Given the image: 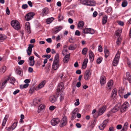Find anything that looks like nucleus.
<instances>
[{"label": "nucleus", "instance_id": "10", "mask_svg": "<svg viewBox=\"0 0 131 131\" xmlns=\"http://www.w3.org/2000/svg\"><path fill=\"white\" fill-rule=\"evenodd\" d=\"M34 47V46L32 44H30L29 45L28 49L27 50L28 55L29 56L30 55L32 51V48Z\"/></svg>", "mask_w": 131, "mask_h": 131}, {"label": "nucleus", "instance_id": "38", "mask_svg": "<svg viewBox=\"0 0 131 131\" xmlns=\"http://www.w3.org/2000/svg\"><path fill=\"white\" fill-rule=\"evenodd\" d=\"M88 51V49L86 48H84L82 50V53L83 55H85Z\"/></svg>", "mask_w": 131, "mask_h": 131}, {"label": "nucleus", "instance_id": "26", "mask_svg": "<svg viewBox=\"0 0 131 131\" xmlns=\"http://www.w3.org/2000/svg\"><path fill=\"white\" fill-rule=\"evenodd\" d=\"M77 47V45L76 44H71L69 46L68 49L70 50H73L75 49Z\"/></svg>", "mask_w": 131, "mask_h": 131}, {"label": "nucleus", "instance_id": "51", "mask_svg": "<svg viewBox=\"0 0 131 131\" xmlns=\"http://www.w3.org/2000/svg\"><path fill=\"white\" fill-rule=\"evenodd\" d=\"M35 64V61L34 60L30 61L29 65L31 66H33Z\"/></svg>", "mask_w": 131, "mask_h": 131}, {"label": "nucleus", "instance_id": "59", "mask_svg": "<svg viewBox=\"0 0 131 131\" xmlns=\"http://www.w3.org/2000/svg\"><path fill=\"white\" fill-rule=\"evenodd\" d=\"M79 100L77 99L76 100V102L75 103V105L76 106H78L79 104Z\"/></svg>", "mask_w": 131, "mask_h": 131}, {"label": "nucleus", "instance_id": "32", "mask_svg": "<svg viewBox=\"0 0 131 131\" xmlns=\"http://www.w3.org/2000/svg\"><path fill=\"white\" fill-rule=\"evenodd\" d=\"M104 51L105 53V57L106 58H107L109 56L110 54L109 51L107 49L105 48L104 49Z\"/></svg>", "mask_w": 131, "mask_h": 131}, {"label": "nucleus", "instance_id": "63", "mask_svg": "<svg viewBox=\"0 0 131 131\" xmlns=\"http://www.w3.org/2000/svg\"><path fill=\"white\" fill-rule=\"evenodd\" d=\"M24 60H20L19 62H18V64L19 65H22L24 63Z\"/></svg>", "mask_w": 131, "mask_h": 131}, {"label": "nucleus", "instance_id": "5", "mask_svg": "<svg viewBox=\"0 0 131 131\" xmlns=\"http://www.w3.org/2000/svg\"><path fill=\"white\" fill-rule=\"evenodd\" d=\"M83 32L84 34L90 33L93 34L94 33V30L90 28H86L83 29Z\"/></svg>", "mask_w": 131, "mask_h": 131}, {"label": "nucleus", "instance_id": "29", "mask_svg": "<svg viewBox=\"0 0 131 131\" xmlns=\"http://www.w3.org/2000/svg\"><path fill=\"white\" fill-rule=\"evenodd\" d=\"M59 55L57 53L55 56L53 62L59 63Z\"/></svg>", "mask_w": 131, "mask_h": 131}, {"label": "nucleus", "instance_id": "19", "mask_svg": "<svg viewBox=\"0 0 131 131\" xmlns=\"http://www.w3.org/2000/svg\"><path fill=\"white\" fill-rule=\"evenodd\" d=\"M100 82L101 85L104 84L106 83L105 78L104 76H102L100 80Z\"/></svg>", "mask_w": 131, "mask_h": 131}, {"label": "nucleus", "instance_id": "3", "mask_svg": "<svg viewBox=\"0 0 131 131\" xmlns=\"http://www.w3.org/2000/svg\"><path fill=\"white\" fill-rule=\"evenodd\" d=\"M128 107V102H125L122 106L120 105V109L121 112L126 111L127 108Z\"/></svg>", "mask_w": 131, "mask_h": 131}, {"label": "nucleus", "instance_id": "21", "mask_svg": "<svg viewBox=\"0 0 131 131\" xmlns=\"http://www.w3.org/2000/svg\"><path fill=\"white\" fill-rule=\"evenodd\" d=\"M126 78H125V80H127L129 83H131V77L129 72H127L126 73Z\"/></svg>", "mask_w": 131, "mask_h": 131}, {"label": "nucleus", "instance_id": "27", "mask_svg": "<svg viewBox=\"0 0 131 131\" xmlns=\"http://www.w3.org/2000/svg\"><path fill=\"white\" fill-rule=\"evenodd\" d=\"M84 24V22L82 21L81 20L79 22L78 24V27L80 29L82 28Z\"/></svg>", "mask_w": 131, "mask_h": 131}, {"label": "nucleus", "instance_id": "24", "mask_svg": "<svg viewBox=\"0 0 131 131\" xmlns=\"http://www.w3.org/2000/svg\"><path fill=\"white\" fill-rule=\"evenodd\" d=\"M128 123L127 122L125 123L121 130V131H127L128 127Z\"/></svg>", "mask_w": 131, "mask_h": 131}, {"label": "nucleus", "instance_id": "52", "mask_svg": "<svg viewBox=\"0 0 131 131\" xmlns=\"http://www.w3.org/2000/svg\"><path fill=\"white\" fill-rule=\"evenodd\" d=\"M40 100L39 99H35L34 100V103H35L37 104H38V102H40Z\"/></svg>", "mask_w": 131, "mask_h": 131}, {"label": "nucleus", "instance_id": "22", "mask_svg": "<svg viewBox=\"0 0 131 131\" xmlns=\"http://www.w3.org/2000/svg\"><path fill=\"white\" fill-rule=\"evenodd\" d=\"M57 100V98L54 96H51L49 98V100L52 103L55 102Z\"/></svg>", "mask_w": 131, "mask_h": 131}, {"label": "nucleus", "instance_id": "58", "mask_svg": "<svg viewBox=\"0 0 131 131\" xmlns=\"http://www.w3.org/2000/svg\"><path fill=\"white\" fill-rule=\"evenodd\" d=\"M69 40L70 42V43H72L74 42L75 39L72 38H70L69 39Z\"/></svg>", "mask_w": 131, "mask_h": 131}, {"label": "nucleus", "instance_id": "57", "mask_svg": "<svg viewBox=\"0 0 131 131\" xmlns=\"http://www.w3.org/2000/svg\"><path fill=\"white\" fill-rule=\"evenodd\" d=\"M98 51L100 52H102V46L101 45H99L98 48Z\"/></svg>", "mask_w": 131, "mask_h": 131}, {"label": "nucleus", "instance_id": "44", "mask_svg": "<svg viewBox=\"0 0 131 131\" xmlns=\"http://www.w3.org/2000/svg\"><path fill=\"white\" fill-rule=\"evenodd\" d=\"M17 123L16 122H14L13 124L11 126V128L12 130H13L17 126Z\"/></svg>", "mask_w": 131, "mask_h": 131}, {"label": "nucleus", "instance_id": "36", "mask_svg": "<svg viewBox=\"0 0 131 131\" xmlns=\"http://www.w3.org/2000/svg\"><path fill=\"white\" fill-rule=\"evenodd\" d=\"M8 78H9V79L10 80V82L12 84H14L15 81V79L12 77H11L10 78H9V77H8Z\"/></svg>", "mask_w": 131, "mask_h": 131}, {"label": "nucleus", "instance_id": "17", "mask_svg": "<svg viewBox=\"0 0 131 131\" xmlns=\"http://www.w3.org/2000/svg\"><path fill=\"white\" fill-rule=\"evenodd\" d=\"M60 66L59 63L53 62L52 65V68L54 70L57 69Z\"/></svg>", "mask_w": 131, "mask_h": 131}, {"label": "nucleus", "instance_id": "28", "mask_svg": "<svg viewBox=\"0 0 131 131\" xmlns=\"http://www.w3.org/2000/svg\"><path fill=\"white\" fill-rule=\"evenodd\" d=\"M107 16L105 15L104 16L102 19V24H105L107 22Z\"/></svg>", "mask_w": 131, "mask_h": 131}, {"label": "nucleus", "instance_id": "31", "mask_svg": "<svg viewBox=\"0 0 131 131\" xmlns=\"http://www.w3.org/2000/svg\"><path fill=\"white\" fill-rule=\"evenodd\" d=\"M8 116L7 115H6L5 117L4 118V119L3 122V123H2V125L3 126H4L6 124V123L7 121V120L8 118Z\"/></svg>", "mask_w": 131, "mask_h": 131}, {"label": "nucleus", "instance_id": "1", "mask_svg": "<svg viewBox=\"0 0 131 131\" xmlns=\"http://www.w3.org/2000/svg\"><path fill=\"white\" fill-rule=\"evenodd\" d=\"M80 2L83 4L89 6H94L95 2L93 0H80Z\"/></svg>", "mask_w": 131, "mask_h": 131}, {"label": "nucleus", "instance_id": "45", "mask_svg": "<svg viewBox=\"0 0 131 131\" xmlns=\"http://www.w3.org/2000/svg\"><path fill=\"white\" fill-rule=\"evenodd\" d=\"M58 20L59 21H60L63 19V17L61 15L59 14L58 17Z\"/></svg>", "mask_w": 131, "mask_h": 131}, {"label": "nucleus", "instance_id": "62", "mask_svg": "<svg viewBox=\"0 0 131 131\" xmlns=\"http://www.w3.org/2000/svg\"><path fill=\"white\" fill-rule=\"evenodd\" d=\"M50 55L49 54L48 55H45L42 56V57L43 58L46 57L48 58H49L50 57Z\"/></svg>", "mask_w": 131, "mask_h": 131}, {"label": "nucleus", "instance_id": "13", "mask_svg": "<svg viewBox=\"0 0 131 131\" xmlns=\"http://www.w3.org/2000/svg\"><path fill=\"white\" fill-rule=\"evenodd\" d=\"M120 103L118 104L117 105H116L113 108L112 110V112L113 113H115L117 112L118 110L120 109Z\"/></svg>", "mask_w": 131, "mask_h": 131}, {"label": "nucleus", "instance_id": "8", "mask_svg": "<svg viewBox=\"0 0 131 131\" xmlns=\"http://www.w3.org/2000/svg\"><path fill=\"white\" fill-rule=\"evenodd\" d=\"M60 122V120L58 118H54L51 121V125L54 126L58 124Z\"/></svg>", "mask_w": 131, "mask_h": 131}, {"label": "nucleus", "instance_id": "53", "mask_svg": "<svg viewBox=\"0 0 131 131\" xmlns=\"http://www.w3.org/2000/svg\"><path fill=\"white\" fill-rule=\"evenodd\" d=\"M75 35L79 36L80 35V33L78 30H76L75 32Z\"/></svg>", "mask_w": 131, "mask_h": 131}, {"label": "nucleus", "instance_id": "16", "mask_svg": "<svg viewBox=\"0 0 131 131\" xmlns=\"http://www.w3.org/2000/svg\"><path fill=\"white\" fill-rule=\"evenodd\" d=\"M89 56L90 60L91 62H93L94 60V54L91 51H89Z\"/></svg>", "mask_w": 131, "mask_h": 131}, {"label": "nucleus", "instance_id": "39", "mask_svg": "<svg viewBox=\"0 0 131 131\" xmlns=\"http://www.w3.org/2000/svg\"><path fill=\"white\" fill-rule=\"evenodd\" d=\"M122 31L120 30H117L115 32V34L117 36H120L121 34V33Z\"/></svg>", "mask_w": 131, "mask_h": 131}, {"label": "nucleus", "instance_id": "2", "mask_svg": "<svg viewBox=\"0 0 131 131\" xmlns=\"http://www.w3.org/2000/svg\"><path fill=\"white\" fill-rule=\"evenodd\" d=\"M11 24L13 28L16 30H18L20 28L19 23L17 20L12 21L11 22Z\"/></svg>", "mask_w": 131, "mask_h": 131}, {"label": "nucleus", "instance_id": "34", "mask_svg": "<svg viewBox=\"0 0 131 131\" xmlns=\"http://www.w3.org/2000/svg\"><path fill=\"white\" fill-rule=\"evenodd\" d=\"M6 38V36L4 35L1 34L0 35V42L2 41H3Z\"/></svg>", "mask_w": 131, "mask_h": 131}, {"label": "nucleus", "instance_id": "11", "mask_svg": "<svg viewBox=\"0 0 131 131\" xmlns=\"http://www.w3.org/2000/svg\"><path fill=\"white\" fill-rule=\"evenodd\" d=\"M106 109V106H103L101 107L100 108L98 112V115H102L105 111Z\"/></svg>", "mask_w": 131, "mask_h": 131}, {"label": "nucleus", "instance_id": "47", "mask_svg": "<svg viewBox=\"0 0 131 131\" xmlns=\"http://www.w3.org/2000/svg\"><path fill=\"white\" fill-rule=\"evenodd\" d=\"M96 110L95 109H94L92 111V114H93V116L95 118H97L98 117V115L97 116H95V113L96 112Z\"/></svg>", "mask_w": 131, "mask_h": 131}, {"label": "nucleus", "instance_id": "23", "mask_svg": "<svg viewBox=\"0 0 131 131\" xmlns=\"http://www.w3.org/2000/svg\"><path fill=\"white\" fill-rule=\"evenodd\" d=\"M88 60L87 59H85L83 61L82 65V68L85 69L86 67V64L88 63Z\"/></svg>", "mask_w": 131, "mask_h": 131}, {"label": "nucleus", "instance_id": "15", "mask_svg": "<svg viewBox=\"0 0 131 131\" xmlns=\"http://www.w3.org/2000/svg\"><path fill=\"white\" fill-rule=\"evenodd\" d=\"M117 90L116 89H114L112 92V93L111 96L112 99H114L117 95Z\"/></svg>", "mask_w": 131, "mask_h": 131}, {"label": "nucleus", "instance_id": "37", "mask_svg": "<svg viewBox=\"0 0 131 131\" xmlns=\"http://www.w3.org/2000/svg\"><path fill=\"white\" fill-rule=\"evenodd\" d=\"M119 60L114 59L113 61V66H115L117 64Z\"/></svg>", "mask_w": 131, "mask_h": 131}, {"label": "nucleus", "instance_id": "42", "mask_svg": "<svg viewBox=\"0 0 131 131\" xmlns=\"http://www.w3.org/2000/svg\"><path fill=\"white\" fill-rule=\"evenodd\" d=\"M106 126L105 124H103L102 123L99 126V127L100 129L102 130L104 129Z\"/></svg>", "mask_w": 131, "mask_h": 131}, {"label": "nucleus", "instance_id": "64", "mask_svg": "<svg viewBox=\"0 0 131 131\" xmlns=\"http://www.w3.org/2000/svg\"><path fill=\"white\" fill-rule=\"evenodd\" d=\"M55 107L53 106H50L49 108V109L50 110L53 111L54 110Z\"/></svg>", "mask_w": 131, "mask_h": 131}, {"label": "nucleus", "instance_id": "60", "mask_svg": "<svg viewBox=\"0 0 131 131\" xmlns=\"http://www.w3.org/2000/svg\"><path fill=\"white\" fill-rule=\"evenodd\" d=\"M6 14L7 15H9L10 14V11H9L8 7H7L6 9Z\"/></svg>", "mask_w": 131, "mask_h": 131}, {"label": "nucleus", "instance_id": "7", "mask_svg": "<svg viewBox=\"0 0 131 131\" xmlns=\"http://www.w3.org/2000/svg\"><path fill=\"white\" fill-rule=\"evenodd\" d=\"M91 73L89 70H87L85 72L84 75V78L86 80H88L90 79V77Z\"/></svg>", "mask_w": 131, "mask_h": 131}, {"label": "nucleus", "instance_id": "50", "mask_svg": "<svg viewBox=\"0 0 131 131\" xmlns=\"http://www.w3.org/2000/svg\"><path fill=\"white\" fill-rule=\"evenodd\" d=\"M64 99V95L62 94H61L60 95V99L61 102L63 101Z\"/></svg>", "mask_w": 131, "mask_h": 131}, {"label": "nucleus", "instance_id": "9", "mask_svg": "<svg viewBox=\"0 0 131 131\" xmlns=\"http://www.w3.org/2000/svg\"><path fill=\"white\" fill-rule=\"evenodd\" d=\"M25 29L27 32L30 34L31 32V31L30 27V24L29 22L26 23L25 24Z\"/></svg>", "mask_w": 131, "mask_h": 131}, {"label": "nucleus", "instance_id": "33", "mask_svg": "<svg viewBox=\"0 0 131 131\" xmlns=\"http://www.w3.org/2000/svg\"><path fill=\"white\" fill-rule=\"evenodd\" d=\"M62 28L60 27L59 26L58 27H56L55 28V30L53 32V33L54 34H56L59 31L61 30L62 29Z\"/></svg>", "mask_w": 131, "mask_h": 131}, {"label": "nucleus", "instance_id": "20", "mask_svg": "<svg viewBox=\"0 0 131 131\" xmlns=\"http://www.w3.org/2000/svg\"><path fill=\"white\" fill-rule=\"evenodd\" d=\"M70 56L69 54H67L65 56L63 59V61L64 63H67L68 62Z\"/></svg>", "mask_w": 131, "mask_h": 131}, {"label": "nucleus", "instance_id": "43", "mask_svg": "<svg viewBox=\"0 0 131 131\" xmlns=\"http://www.w3.org/2000/svg\"><path fill=\"white\" fill-rule=\"evenodd\" d=\"M113 84V81L112 80H110L108 81L107 83V85L108 87L112 86Z\"/></svg>", "mask_w": 131, "mask_h": 131}, {"label": "nucleus", "instance_id": "48", "mask_svg": "<svg viewBox=\"0 0 131 131\" xmlns=\"http://www.w3.org/2000/svg\"><path fill=\"white\" fill-rule=\"evenodd\" d=\"M76 114L72 113V117L71 118V119L72 120H73L74 119L76 118Z\"/></svg>", "mask_w": 131, "mask_h": 131}, {"label": "nucleus", "instance_id": "41", "mask_svg": "<svg viewBox=\"0 0 131 131\" xmlns=\"http://www.w3.org/2000/svg\"><path fill=\"white\" fill-rule=\"evenodd\" d=\"M16 73L19 75L21 74V69L19 68H17L16 69Z\"/></svg>", "mask_w": 131, "mask_h": 131}, {"label": "nucleus", "instance_id": "55", "mask_svg": "<svg viewBox=\"0 0 131 131\" xmlns=\"http://www.w3.org/2000/svg\"><path fill=\"white\" fill-rule=\"evenodd\" d=\"M52 20H51V19L48 18L47 19L46 22L47 24H48L52 22Z\"/></svg>", "mask_w": 131, "mask_h": 131}, {"label": "nucleus", "instance_id": "40", "mask_svg": "<svg viewBox=\"0 0 131 131\" xmlns=\"http://www.w3.org/2000/svg\"><path fill=\"white\" fill-rule=\"evenodd\" d=\"M127 4V2L126 1H124L122 4V6L123 7H126Z\"/></svg>", "mask_w": 131, "mask_h": 131}, {"label": "nucleus", "instance_id": "35", "mask_svg": "<svg viewBox=\"0 0 131 131\" xmlns=\"http://www.w3.org/2000/svg\"><path fill=\"white\" fill-rule=\"evenodd\" d=\"M120 56V52L119 51H118L114 59L119 60Z\"/></svg>", "mask_w": 131, "mask_h": 131}, {"label": "nucleus", "instance_id": "46", "mask_svg": "<svg viewBox=\"0 0 131 131\" xmlns=\"http://www.w3.org/2000/svg\"><path fill=\"white\" fill-rule=\"evenodd\" d=\"M79 111V109L77 108H76L72 112V113L75 114H77V113H78V112Z\"/></svg>", "mask_w": 131, "mask_h": 131}, {"label": "nucleus", "instance_id": "61", "mask_svg": "<svg viewBox=\"0 0 131 131\" xmlns=\"http://www.w3.org/2000/svg\"><path fill=\"white\" fill-rule=\"evenodd\" d=\"M28 7V5L26 4H23L22 5V7L23 9H25Z\"/></svg>", "mask_w": 131, "mask_h": 131}, {"label": "nucleus", "instance_id": "14", "mask_svg": "<svg viewBox=\"0 0 131 131\" xmlns=\"http://www.w3.org/2000/svg\"><path fill=\"white\" fill-rule=\"evenodd\" d=\"M45 83L46 81H43L42 82H41L39 85H38L37 87H36V90H37L43 87L44 86Z\"/></svg>", "mask_w": 131, "mask_h": 131}, {"label": "nucleus", "instance_id": "56", "mask_svg": "<svg viewBox=\"0 0 131 131\" xmlns=\"http://www.w3.org/2000/svg\"><path fill=\"white\" fill-rule=\"evenodd\" d=\"M6 67H3L1 69V71L2 73H4L6 71Z\"/></svg>", "mask_w": 131, "mask_h": 131}, {"label": "nucleus", "instance_id": "18", "mask_svg": "<svg viewBox=\"0 0 131 131\" xmlns=\"http://www.w3.org/2000/svg\"><path fill=\"white\" fill-rule=\"evenodd\" d=\"M45 106L43 104H41L38 107V113H40L41 111H42L45 109Z\"/></svg>", "mask_w": 131, "mask_h": 131}, {"label": "nucleus", "instance_id": "25", "mask_svg": "<svg viewBox=\"0 0 131 131\" xmlns=\"http://www.w3.org/2000/svg\"><path fill=\"white\" fill-rule=\"evenodd\" d=\"M49 10L48 8H45L43 9L42 11V13L43 14V16L44 15H46L48 14V13Z\"/></svg>", "mask_w": 131, "mask_h": 131}, {"label": "nucleus", "instance_id": "6", "mask_svg": "<svg viewBox=\"0 0 131 131\" xmlns=\"http://www.w3.org/2000/svg\"><path fill=\"white\" fill-rule=\"evenodd\" d=\"M34 15V13L30 12L27 14L25 16V18L27 21H29L31 19Z\"/></svg>", "mask_w": 131, "mask_h": 131}, {"label": "nucleus", "instance_id": "4", "mask_svg": "<svg viewBox=\"0 0 131 131\" xmlns=\"http://www.w3.org/2000/svg\"><path fill=\"white\" fill-rule=\"evenodd\" d=\"M67 118L66 116H64L61 121L59 126L62 127L65 126L67 123Z\"/></svg>", "mask_w": 131, "mask_h": 131}, {"label": "nucleus", "instance_id": "12", "mask_svg": "<svg viewBox=\"0 0 131 131\" xmlns=\"http://www.w3.org/2000/svg\"><path fill=\"white\" fill-rule=\"evenodd\" d=\"M64 89L63 84L62 82H61L59 83L57 91L59 92L62 91V89Z\"/></svg>", "mask_w": 131, "mask_h": 131}, {"label": "nucleus", "instance_id": "30", "mask_svg": "<svg viewBox=\"0 0 131 131\" xmlns=\"http://www.w3.org/2000/svg\"><path fill=\"white\" fill-rule=\"evenodd\" d=\"M9 78H8L6 80H5L2 83L1 86L0 88L2 89H3L6 85L7 81L9 80Z\"/></svg>", "mask_w": 131, "mask_h": 131}, {"label": "nucleus", "instance_id": "49", "mask_svg": "<svg viewBox=\"0 0 131 131\" xmlns=\"http://www.w3.org/2000/svg\"><path fill=\"white\" fill-rule=\"evenodd\" d=\"M131 94V92H130L127 93V94H125L124 96V98L127 99L128 97V96Z\"/></svg>", "mask_w": 131, "mask_h": 131}, {"label": "nucleus", "instance_id": "54", "mask_svg": "<svg viewBox=\"0 0 131 131\" xmlns=\"http://www.w3.org/2000/svg\"><path fill=\"white\" fill-rule=\"evenodd\" d=\"M102 61V59L100 58H98L97 60V62L98 64L100 63Z\"/></svg>", "mask_w": 131, "mask_h": 131}]
</instances>
